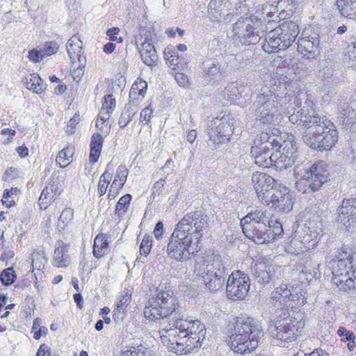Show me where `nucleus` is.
<instances>
[{
    "label": "nucleus",
    "instance_id": "1",
    "mask_svg": "<svg viewBox=\"0 0 356 356\" xmlns=\"http://www.w3.org/2000/svg\"><path fill=\"white\" fill-rule=\"evenodd\" d=\"M208 226V218L200 211L186 213L177 223L167 245L168 255L182 261L197 252L204 230Z\"/></svg>",
    "mask_w": 356,
    "mask_h": 356
},
{
    "label": "nucleus",
    "instance_id": "2",
    "mask_svg": "<svg viewBox=\"0 0 356 356\" xmlns=\"http://www.w3.org/2000/svg\"><path fill=\"white\" fill-rule=\"evenodd\" d=\"M182 317L173 318L168 327L159 330L163 343L177 354L197 348L196 343L200 346L198 334L203 331V326L199 321H188Z\"/></svg>",
    "mask_w": 356,
    "mask_h": 356
},
{
    "label": "nucleus",
    "instance_id": "3",
    "mask_svg": "<svg viewBox=\"0 0 356 356\" xmlns=\"http://www.w3.org/2000/svg\"><path fill=\"white\" fill-rule=\"evenodd\" d=\"M241 225L245 236L257 244L273 243L284 233L282 223L262 209L248 213L241 219Z\"/></svg>",
    "mask_w": 356,
    "mask_h": 356
},
{
    "label": "nucleus",
    "instance_id": "4",
    "mask_svg": "<svg viewBox=\"0 0 356 356\" xmlns=\"http://www.w3.org/2000/svg\"><path fill=\"white\" fill-rule=\"evenodd\" d=\"M329 264L334 286L339 289H356V248L343 245Z\"/></svg>",
    "mask_w": 356,
    "mask_h": 356
},
{
    "label": "nucleus",
    "instance_id": "5",
    "mask_svg": "<svg viewBox=\"0 0 356 356\" xmlns=\"http://www.w3.org/2000/svg\"><path fill=\"white\" fill-rule=\"evenodd\" d=\"M229 332L231 349L241 354L250 353L255 349L264 336L261 327L250 317H236L230 325Z\"/></svg>",
    "mask_w": 356,
    "mask_h": 356
},
{
    "label": "nucleus",
    "instance_id": "6",
    "mask_svg": "<svg viewBox=\"0 0 356 356\" xmlns=\"http://www.w3.org/2000/svg\"><path fill=\"white\" fill-rule=\"evenodd\" d=\"M299 33L298 26L292 21H285L270 31L262 45L265 52L275 53L292 45Z\"/></svg>",
    "mask_w": 356,
    "mask_h": 356
},
{
    "label": "nucleus",
    "instance_id": "7",
    "mask_svg": "<svg viewBox=\"0 0 356 356\" xmlns=\"http://www.w3.org/2000/svg\"><path fill=\"white\" fill-rule=\"evenodd\" d=\"M155 293L144 309L145 317L153 321L168 317L175 312L178 305L173 291H155Z\"/></svg>",
    "mask_w": 356,
    "mask_h": 356
},
{
    "label": "nucleus",
    "instance_id": "8",
    "mask_svg": "<svg viewBox=\"0 0 356 356\" xmlns=\"http://www.w3.org/2000/svg\"><path fill=\"white\" fill-rule=\"evenodd\" d=\"M291 100V97H280L272 92L261 94L257 97L259 106L256 110V120L263 124H272L277 114L278 108L283 106L284 103Z\"/></svg>",
    "mask_w": 356,
    "mask_h": 356
},
{
    "label": "nucleus",
    "instance_id": "9",
    "mask_svg": "<svg viewBox=\"0 0 356 356\" xmlns=\"http://www.w3.org/2000/svg\"><path fill=\"white\" fill-rule=\"evenodd\" d=\"M305 321L286 316L276 321L269 327L270 335L282 342H291L297 339L305 327Z\"/></svg>",
    "mask_w": 356,
    "mask_h": 356
},
{
    "label": "nucleus",
    "instance_id": "10",
    "mask_svg": "<svg viewBox=\"0 0 356 356\" xmlns=\"http://www.w3.org/2000/svg\"><path fill=\"white\" fill-rule=\"evenodd\" d=\"M280 147L271 154L272 166L280 170L291 167L295 161V154L297 150L295 136L291 134H283Z\"/></svg>",
    "mask_w": 356,
    "mask_h": 356
},
{
    "label": "nucleus",
    "instance_id": "11",
    "mask_svg": "<svg viewBox=\"0 0 356 356\" xmlns=\"http://www.w3.org/2000/svg\"><path fill=\"white\" fill-rule=\"evenodd\" d=\"M111 116L102 115L98 113L95 119V127L98 132L92 135L90 143L89 162L95 164L98 161L101 155L104 137L111 131V126L109 122Z\"/></svg>",
    "mask_w": 356,
    "mask_h": 356
},
{
    "label": "nucleus",
    "instance_id": "12",
    "mask_svg": "<svg viewBox=\"0 0 356 356\" xmlns=\"http://www.w3.org/2000/svg\"><path fill=\"white\" fill-rule=\"evenodd\" d=\"M280 293L276 291L272 296L274 307L277 308L275 310L276 315L281 316L288 314L286 308L300 307L305 304L306 298L305 294L298 291H282ZM305 293V292H304Z\"/></svg>",
    "mask_w": 356,
    "mask_h": 356
},
{
    "label": "nucleus",
    "instance_id": "13",
    "mask_svg": "<svg viewBox=\"0 0 356 356\" xmlns=\"http://www.w3.org/2000/svg\"><path fill=\"white\" fill-rule=\"evenodd\" d=\"M293 200L290 190L282 184L275 186L272 193L263 202V204L271 206L281 213H289L293 209Z\"/></svg>",
    "mask_w": 356,
    "mask_h": 356
},
{
    "label": "nucleus",
    "instance_id": "14",
    "mask_svg": "<svg viewBox=\"0 0 356 356\" xmlns=\"http://www.w3.org/2000/svg\"><path fill=\"white\" fill-rule=\"evenodd\" d=\"M136 44H140L138 51L143 63L149 66L156 65L158 56L153 44V37L152 32L143 29L140 33L136 36Z\"/></svg>",
    "mask_w": 356,
    "mask_h": 356
},
{
    "label": "nucleus",
    "instance_id": "15",
    "mask_svg": "<svg viewBox=\"0 0 356 356\" xmlns=\"http://www.w3.org/2000/svg\"><path fill=\"white\" fill-rule=\"evenodd\" d=\"M245 8V0H211L208 13L213 20H218L222 14L227 16L238 15L241 10Z\"/></svg>",
    "mask_w": 356,
    "mask_h": 356
},
{
    "label": "nucleus",
    "instance_id": "16",
    "mask_svg": "<svg viewBox=\"0 0 356 356\" xmlns=\"http://www.w3.org/2000/svg\"><path fill=\"white\" fill-rule=\"evenodd\" d=\"M283 134L288 133L282 132L275 128L268 129L266 131H261L253 140L251 149L255 150V152L264 150L270 151L277 147V146L280 147Z\"/></svg>",
    "mask_w": 356,
    "mask_h": 356
},
{
    "label": "nucleus",
    "instance_id": "17",
    "mask_svg": "<svg viewBox=\"0 0 356 356\" xmlns=\"http://www.w3.org/2000/svg\"><path fill=\"white\" fill-rule=\"evenodd\" d=\"M252 188L260 202L267 200V197L274 190L277 184V180L268 173L257 171L253 172L251 179Z\"/></svg>",
    "mask_w": 356,
    "mask_h": 356
},
{
    "label": "nucleus",
    "instance_id": "18",
    "mask_svg": "<svg viewBox=\"0 0 356 356\" xmlns=\"http://www.w3.org/2000/svg\"><path fill=\"white\" fill-rule=\"evenodd\" d=\"M323 131L321 141L312 140V145L316 151H329L335 146L339 140V133L334 124L330 120L325 118L321 122L319 128Z\"/></svg>",
    "mask_w": 356,
    "mask_h": 356
},
{
    "label": "nucleus",
    "instance_id": "19",
    "mask_svg": "<svg viewBox=\"0 0 356 356\" xmlns=\"http://www.w3.org/2000/svg\"><path fill=\"white\" fill-rule=\"evenodd\" d=\"M233 31L239 42L244 45L254 44L259 41L254 22L248 18L236 22L234 24Z\"/></svg>",
    "mask_w": 356,
    "mask_h": 356
},
{
    "label": "nucleus",
    "instance_id": "20",
    "mask_svg": "<svg viewBox=\"0 0 356 356\" xmlns=\"http://www.w3.org/2000/svg\"><path fill=\"white\" fill-rule=\"evenodd\" d=\"M337 220L346 227L356 223V197L344 198L338 207Z\"/></svg>",
    "mask_w": 356,
    "mask_h": 356
},
{
    "label": "nucleus",
    "instance_id": "21",
    "mask_svg": "<svg viewBox=\"0 0 356 356\" xmlns=\"http://www.w3.org/2000/svg\"><path fill=\"white\" fill-rule=\"evenodd\" d=\"M62 191L59 184L51 179L42 189L39 197L38 204L40 209L47 210L56 202Z\"/></svg>",
    "mask_w": 356,
    "mask_h": 356
},
{
    "label": "nucleus",
    "instance_id": "22",
    "mask_svg": "<svg viewBox=\"0 0 356 356\" xmlns=\"http://www.w3.org/2000/svg\"><path fill=\"white\" fill-rule=\"evenodd\" d=\"M306 171L312 181V187L319 190L327 181L328 170L326 163L322 160L315 161Z\"/></svg>",
    "mask_w": 356,
    "mask_h": 356
},
{
    "label": "nucleus",
    "instance_id": "23",
    "mask_svg": "<svg viewBox=\"0 0 356 356\" xmlns=\"http://www.w3.org/2000/svg\"><path fill=\"white\" fill-rule=\"evenodd\" d=\"M229 117L221 118L216 128L212 131L210 139L214 143H222L229 141L234 133L233 123L229 122Z\"/></svg>",
    "mask_w": 356,
    "mask_h": 356
},
{
    "label": "nucleus",
    "instance_id": "24",
    "mask_svg": "<svg viewBox=\"0 0 356 356\" xmlns=\"http://www.w3.org/2000/svg\"><path fill=\"white\" fill-rule=\"evenodd\" d=\"M128 175L129 170L125 165H120L118 167L114 178L108 189L107 195L108 200H115L118 196L121 189L127 181Z\"/></svg>",
    "mask_w": 356,
    "mask_h": 356
},
{
    "label": "nucleus",
    "instance_id": "25",
    "mask_svg": "<svg viewBox=\"0 0 356 356\" xmlns=\"http://www.w3.org/2000/svg\"><path fill=\"white\" fill-rule=\"evenodd\" d=\"M294 177L296 179V188L298 192L305 194L310 192L318 191L312 187V181L306 171V168L302 165L295 167L293 172Z\"/></svg>",
    "mask_w": 356,
    "mask_h": 356
},
{
    "label": "nucleus",
    "instance_id": "26",
    "mask_svg": "<svg viewBox=\"0 0 356 356\" xmlns=\"http://www.w3.org/2000/svg\"><path fill=\"white\" fill-rule=\"evenodd\" d=\"M70 245L62 241L57 242L54 250L52 264L57 268H66L71 263L70 255L69 254Z\"/></svg>",
    "mask_w": 356,
    "mask_h": 356
},
{
    "label": "nucleus",
    "instance_id": "27",
    "mask_svg": "<svg viewBox=\"0 0 356 356\" xmlns=\"http://www.w3.org/2000/svg\"><path fill=\"white\" fill-rule=\"evenodd\" d=\"M252 273L254 279L259 283H268L271 279V266L264 258H259L253 261Z\"/></svg>",
    "mask_w": 356,
    "mask_h": 356
},
{
    "label": "nucleus",
    "instance_id": "28",
    "mask_svg": "<svg viewBox=\"0 0 356 356\" xmlns=\"http://www.w3.org/2000/svg\"><path fill=\"white\" fill-rule=\"evenodd\" d=\"M319 40L317 38L301 37L298 40L297 50L304 58L310 59L316 56Z\"/></svg>",
    "mask_w": 356,
    "mask_h": 356
},
{
    "label": "nucleus",
    "instance_id": "29",
    "mask_svg": "<svg viewBox=\"0 0 356 356\" xmlns=\"http://www.w3.org/2000/svg\"><path fill=\"white\" fill-rule=\"evenodd\" d=\"M250 280L249 276L240 270H234L229 275L227 282V289H250Z\"/></svg>",
    "mask_w": 356,
    "mask_h": 356
},
{
    "label": "nucleus",
    "instance_id": "30",
    "mask_svg": "<svg viewBox=\"0 0 356 356\" xmlns=\"http://www.w3.org/2000/svg\"><path fill=\"white\" fill-rule=\"evenodd\" d=\"M101 231H102V228ZM110 242L107 234L102 232L98 233L94 238L92 246L93 256L97 259H101L107 254L109 251Z\"/></svg>",
    "mask_w": 356,
    "mask_h": 356
},
{
    "label": "nucleus",
    "instance_id": "31",
    "mask_svg": "<svg viewBox=\"0 0 356 356\" xmlns=\"http://www.w3.org/2000/svg\"><path fill=\"white\" fill-rule=\"evenodd\" d=\"M115 167V164L113 162V161H110L106 165L104 172L100 176L97 184V194L99 197H102L106 194L108 185L111 181L113 172Z\"/></svg>",
    "mask_w": 356,
    "mask_h": 356
},
{
    "label": "nucleus",
    "instance_id": "32",
    "mask_svg": "<svg viewBox=\"0 0 356 356\" xmlns=\"http://www.w3.org/2000/svg\"><path fill=\"white\" fill-rule=\"evenodd\" d=\"M336 4L343 17L356 20V0H337Z\"/></svg>",
    "mask_w": 356,
    "mask_h": 356
},
{
    "label": "nucleus",
    "instance_id": "33",
    "mask_svg": "<svg viewBox=\"0 0 356 356\" xmlns=\"http://www.w3.org/2000/svg\"><path fill=\"white\" fill-rule=\"evenodd\" d=\"M24 84L28 90L39 95L43 93L45 90L43 81L37 73H32L26 76Z\"/></svg>",
    "mask_w": 356,
    "mask_h": 356
},
{
    "label": "nucleus",
    "instance_id": "34",
    "mask_svg": "<svg viewBox=\"0 0 356 356\" xmlns=\"http://www.w3.org/2000/svg\"><path fill=\"white\" fill-rule=\"evenodd\" d=\"M67 51L73 63L79 60L82 51V41L77 35H74L68 40Z\"/></svg>",
    "mask_w": 356,
    "mask_h": 356
},
{
    "label": "nucleus",
    "instance_id": "35",
    "mask_svg": "<svg viewBox=\"0 0 356 356\" xmlns=\"http://www.w3.org/2000/svg\"><path fill=\"white\" fill-rule=\"evenodd\" d=\"M74 151L72 145H67L60 150L56 159V163L62 168L67 167L72 162Z\"/></svg>",
    "mask_w": 356,
    "mask_h": 356
},
{
    "label": "nucleus",
    "instance_id": "36",
    "mask_svg": "<svg viewBox=\"0 0 356 356\" xmlns=\"http://www.w3.org/2000/svg\"><path fill=\"white\" fill-rule=\"evenodd\" d=\"M321 122L316 124L312 129L307 131L302 136L304 143L311 149L316 150V147L312 144V140L321 141L323 139V131H320V125Z\"/></svg>",
    "mask_w": 356,
    "mask_h": 356
},
{
    "label": "nucleus",
    "instance_id": "37",
    "mask_svg": "<svg viewBox=\"0 0 356 356\" xmlns=\"http://www.w3.org/2000/svg\"><path fill=\"white\" fill-rule=\"evenodd\" d=\"M74 217V212L71 207L63 209L58 219L57 227L59 231H64L72 225Z\"/></svg>",
    "mask_w": 356,
    "mask_h": 356
},
{
    "label": "nucleus",
    "instance_id": "38",
    "mask_svg": "<svg viewBox=\"0 0 356 356\" xmlns=\"http://www.w3.org/2000/svg\"><path fill=\"white\" fill-rule=\"evenodd\" d=\"M147 83L142 78L138 77L133 83L129 95L134 99H143L147 91Z\"/></svg>",
    "mask_w": 356,
    "mask_h": 356
},
{
    "label": "nucleus",
    "instance_id": "39",
    "mask_svg": "<svg viewBox=\"0 0 356 356\" xmlns=\"http://www.w3.org/2000/svg\"><path fill=\"white\" fill-rule=\"evenodd\" d=\"M270 151H259L251 149L250 153L254 159L256 165L263 168H270L272 166L271 154L269 155Z\"/></svg>",
    "mask_w": 356,
    "mask_h": 356
},
{
    "label": "nucleus",
    "instance_id": "40",
    "mask_svg": "<svg viewBox=\"0 0 356 356\" xmlns=\"http://www.w3.org/2000/svg\"><path fill=\"white\" fill-rule=\"evenodd\" d=\"M45 252L42 250H34L31 254V264L34 270H42L47 264Z\"/></svg>",
    "mask_w": 356,
    "mask_h": 356
},
{
    "label": "nucleus",
    "instance_id": "41",
    "mask_svg": "<svg viewBox=\"0 0 356 356\" xmlns=\"http://www.w3.org/2000/svg\"><path fill=\"white\" fill-rule=\"evenodd\" d=\"M163 54L167 63L172 70H177L179 68L180 58L173 46H168L165 48Z\"/></svg>",
    "mask_w": 356,
    "mask_h": 356
},
{
    "label": "nucleus",
    "instance_id": "42",
    "mask_svg": "<svg viewBox=\"0 0 356 356\" xmlns=\"http://www.w3.org/2000/svg\"><path fill=\"white\" fill-rule=\"evenodd\" d=\"M325 118H321L317 115L309 114L307 109L303 111L302 118L299 127L312 129L316 124L321 123Z\"/></svg>",
    "mask_w": 356,
    "mask_h": 356
},
{
    "label": "nucleus",
    "instance_id": "43",
    "mask_svg": "<svg viewBox=\"0 0 356 356\" xmlns=\"http://www.w3.org/2000/svg\"><path fill=\"white\" fill-rule=\"evenodd\" d=\"M116 101L113 96L111 94L105 95L102 101V107L99 111L102 115H108L111 116V114L115 109Z\"/></svg>",
    "mask_w": 356,
    "mask_h": 356
},
{
    "label": "nucleus",
    "instance_id": "44",
    "mask_svg": "<svg viewBox=\"0 0 356 356\" xmlns=\"http://www.w3.org/2000/svg\"><path fill=\"white\" fill-rule=\"evenodd\" d=\"M339 118L346 125L356 124V113L354 109L348 106L340 111Z\"/></svg>",
    "mask_w": 356,
    "mask_h": 356
},
{
    "label": "nucleus",
    "instance_id": "45",
    "mask_svg": "<svg viewBox=\"0 0 356 356\" xmlns=\"http://www.w3.org/2000/svg\"><path fill=\"white\" fill-rule=\"evenodd\" d=\"M131 198L132 197L130 194H126L119 199L115 209L116 215L120 216L127 213L129 208Z\"/></svg>",
    "mask_w": 356,
    "mask_h": 356
},
{
    "label": "nucleus",
    "instance_id": "46",
    "mask_svg": "<svg viewBox=\"0 0 356 356\" xmlns=\"http://www.w3.org/2000/svg\"><path fill=\"white\" fill-rule=\"evenodd\" d=\"M17 275L13 268L10 267L4 269L0 275V280L4 286H9L14 283Z\"/></svg>",
    "mask_w": 356,
    "mask_h": 356
},
{
    "label": "nucleus",
    "instance_id": "47",
    "mask_svg": "<svg viewBox=\"0 0 356 356\" xmlns=\"http://www.w3.org/2000/svg\"><path fill=\"white\" fill-rule=\"evenodd\" d=\"M286 111H283V113L288 115L289 121L294 124H296L299 127L300 123L301 122V119L302 118L303 111H305V108H301L298 111H293L291 113V110L289 106L285 108Z\"/></svg>",
    "mask_w": 356,
    "mask_h": 356
},
{
    "label": "nucleus",
    "instance_id": "48",
    "mask_svg": "<svg viewBox=\"0 0 356 356\" xmlns=\"http://www.w3.org/2000/svg\"><path fill=\"white\" fill-rule=\"evenodd\" d=\"M152 248V236L145 234L140 243L139 252L140 255L147 257L151 252Z\"/></svg>",
    "mask_w": 356,
    "mask_h": 356
},
{
    "label": "nucleus",
    "instance_id": "49",
    "mask_svg": "<svg viewBox=\"0 0 356 356\" xmlns=\"http://www.w3.org/2000/svg\"><path fill=\"white\" fill-rule=\"evenodd\" d=\"M81 121L80 114L79 112L76 113L72 118L68 121L65 131L67 136H72L76 132V127Z\"/></svg>",
    "mask_w": 356,
    "mask_h": 356
},
{
    "label": "nucleus",
    "instance_id": "50",
    "mask_svg": "<svg viewBox=\"0 0 356 356\" xmlns=\"http://www.w3.org/2000/svg\"><path fill=\"white\" fill-rule=\"evenodd\" d=\"M59 49V45L56 41H46L43 44V52L47 56H51L58 52Z\"/></svg>",
    "mask_w": 356,
    "mask_h": 356
},
{
    "label": "nucleus",
    "instance_id": "51",
    "mask_svg": "<svg viewBox=\"0 0 356 356\" xmlns=\"http://www.w3.org/2000/svg\"><path fill=\"white\" fill-rule=\"evenodd\" d=\"M45 57L42 49H33L28 54L29 60L35 63L42 61Z\"/></svg>",
    "mask_w": 356,
    "mask_h": 356
},
{
    "label": "nucleus",
    "instance_id": "52",
    "mask_svg": "<svg viewBox=\"0 0 356 356\" xmlns=\"http://www.w3.org/2000/svg\"><path fill=\"white\" fill-rule=\"evenodd\" d=\"M344 54L349 58H353V65L356 67V38H353L346 46Z\"/></svg>",
    "mask_w": 356,
    "mask_h": 356
},
{
    "label": "nucleus",
    "instance_id": "53",
    "mask_svg": "<svg viewBox=\"0 0 356 356\" xmlns=\"http://www.w3.org/2000/svg\"><path fill=\"white\" fill-rule=\"evenodd\" d=\"M153 108L151 105L144 108L140 113V122L147 124L153 116Z\"/></svg>",
    "mask_w": 356,
    "mask_h": 356
},
{
    "label": "nucleus",
    "instance_id": "54",
    "mask_svg": "<svg viewBox=\"0 0 356 356\" xmlns=\"http://www.w3.org/2000/svg\"><path fill=\"white\" fill-rule=\"evenodd\" d=\"M224 280L220 277L215 275L206 284L209 289H220L223 286Z\"/></svg>",
    "mask_w": 356,
    "mask_h": 356
},
{
    "label": "nucleus",
    "instance_id": "55",
    "mask_svg": "<svg viewBox=\"0 0 356 356\" xmlns=\"http://www.w3.org/2000/svg\"><path fill=\"white\" fill-rule=\"evenodd\" d=\"M120 29L118 27H112L108 29L106 31V35L111 42H116L117 43H121L123 41L122 37H118L120 33Z\"/></svg>",
    "mask_w": 356,
    "mask_h": 356
},
{
    "label": "nucleus",
    "instance_id": "56",
    "mask_svg": "<svg viewBox=\"0 0 356 356\" xmlns=\"http://www.w3.org/2000/svg\"><path fill=\"white\" fill-rule=\"evenodd\" d=\"M226 292L227 298L236 301L243 300L246 297L248 291H226Z\"/></svg>",
    "mask_w": 356,
    "mask_h": 356
},
{
    "label": "nucleus",
    "instance_id": "57",
    "mask_svg": "<svg viewBox=\"0 0 356 356\" xmlns=\"http://www.w3.org/2000/svg\"><path fill=\"white\" fill-rule=\"evenodd\" d=\"M16 131L14 129L9 128L3 129L1 131V135L3 138V144L8 145L12 143Z\"/></svg>",
    "mask_w": 356,
    "mask_h": 356
},
{
    "label": "nucleus",
    "instance_id": "58",
    "mask_svg": "<svg viewBox=\"0 0 356 356\" xmlns=\"http://www.w3.org/2000/svg\"><path fill=\"white\" fill-rule=\"evenodd\" d=\"M175 79L179 86L186 88L190 86L189 79L187 75L182 72H177Z\"/></svg>",
    "mask_w": 356,
    "mask_h": 356
},
{
    "label": "nucleus",
    "instance_id": "59",
    "mask_svg": "<svg viewBox=\"0 0 356 356\" xmlns=\"http://www.w3.org/2000/svg\"><path fill=\"white\" fill-rule=\"evenodd\" d=\"M131 293L127 292L122 296L117 304L118 310H125L131 301Z\"/></svg>",
    "mask_w": 356,
    "mask_h": 356
},
{
    "label": "nucleus",
    "instance_id": "60",
    "mask_svg": "<svg viewBox=\"0 0 356 356\" xmlns=\"http://www.w3.org/2000/svg\"><path fill=\"white\" fill-rule=\"evenodd\" d=\"M18 177V170L16 168L14 167H10L8 168L3 177V179L6 181H12L16 178Z\"/></svg>",
    "mask_w": 356,
    "mask_h": 356
},
{
    "label": "nucleus",
    "instance_id": "61",
    "mask_svg": "<svg viewBox=\"0 0 356 356\" xmlns=\"http://www.w3.org/2000/svg\"><path fill=\"white\" fill-rule=\"evenodd\" d=\"M131 116L130 112H122L118 120L119 126L121 128H124L131 122Z\"/></svg>",
    "mask_w": 356,
    "mask_h": 356
},
{
    "label": "nucleus",
    "instance_id": "62",
    "mask_svg": "<svg viewBox=\"0 0 356 356\" xmlns=\"http://www.w3.org/2000/svg\"><path fill=\"white\" fill-rule=\"evenodd\" d=\"M337 332L339 336L344 337L345 339L348 341L355 339V336L353 332L347 330L345 327H340Z\"/></svg>",
    "mask_w": 356,
    "mask_h": 356
},
{
    "label": "nucleus",
    "instance_id": "63",
    "mask_svg": "<svg viewBox=\"0 0 356 356\" xmlns=\"http://www.w3.org/2000/svg\"><path fill=\"white\" fill-rule=\"evenodd\" d=\"M153 233L157 240L162 238L163 234V224L161 221L156 224Z\"/></svg>",
    "mask_w": 356,
    "mask_h": 356
},
{
    "label": "nucleus",
    "instance_id": "64",
    "mask_svg": "<svg viewBox=\"0 0 356 356\" xmlns=\"http://www.w3.org/2000/svg\"><path fill=\"white\" fill-rule=\"evenodd\" d=\"M50 352L48 346L42 343L40 346L35 356H49Z\"/></svg>",
    "mask_w": 356,
    "mask_h": 356
}]
</instances>
